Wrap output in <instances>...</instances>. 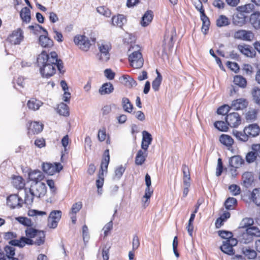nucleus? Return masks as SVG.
Returning a JSON list of instances; mask_svg holds the SVG:
<instances>
[{
	"mask_svg": "<svg viewBox=\"0 0 260 260\" xmlns=\"http://www.w3.org/2000/svg\"><path fill=\"white\" fill-rule=\"evenodd\" d=\"M37 63L43 77L48 78L52 76L56 72L55 66L60 73L64 72L63 62L58 58V55L55 51L48 54L45 51H43L37 57Z\"/></svg>",
	"mask_w": 260,
	"mask_h": 260,
	"instance_id": "1",
	"label": "nucleus"
},
{
	"mask_svg": "<svg viewBox=\"0 0 260 260\" xmlns=\"http://www.w3.org/2000/svg\"><path fill=\"white\" fill-rule=\"evenodd\" d=\"M260 133V127L256 123L251 124L245 126L243 131L233 130V134L239 141L246 142L249 137H255Z\"/></svg>",
	"mask_w": 260,
	"mask_h": 260,
	"instance_id": "2",
	"label": "nucleus"
},
{
	"mask_svg": "<svg viewBox=\"0 0 260 260\" xmlns=\"http://www.w3.org/2000/svg\"><path fill=\"white\" fill-rule=\"evenodd\" d=\"M128 60L131 66L135 69H140L144 64L142 55L140 51H134L130 54L128 56Z\"/></svg>",
	"mask_w": 260,
	"mask_h": 260,
	"instance_id": "3",
	"label": "nucleus"
},
{
	"mask_svg": "<svg viewBox=\"0 0 260 260\" xmlns=\"http://www.w3.org/2000/svg\"><path fill=\"white\" fill-rule=\"evenodd\" d=\"M46 190V184L41 182H33L29 188V191H31L34 195L37 198L43 197L45 194Z\"/></svg>",
	"mask_w": 260,
	"mask_h": 260,
	"instance_id": "4",
	"label": "nucleus"
},
{
	"mask_svg": "<svg viewBox=\"0 0 260 260\" xmlns=\"http://www.w3.org/2000/svg\"><path fill=\"white\" fill-rule=\"evenodd\" d=\"M176 36V29L174 27H171L166 29L164 39V45L168 46L169 49L174 45V38Z\"/></svg>",
	"mask_w": 260,
	"mask_h": 260,
	"instance_id": "5",
	"label": "nucleus"
},
{
	"mask_svg": "<svg viewBox=\"0 0 260 260\" xmlns=\"http://www.w3.org/2000/svg\"><path fill=\"white\" fill-rule=\"evenodd\" d=\"M15 248L11 246L7 245L4 247V251L0 249V260H19L15 257Z\"/></svg>",
	"mask_w": 260,
	"mask_h": 260,
	"instance_id": "6",
	"label": "nucleus"
},
{
	"mask_svg": "<svg viewBox=\"0 0 260 260\" xmlns=\"http://www.w3.org/2000/svg\"><path fill=\"white\" fill-rule=\"evenodd\" d=\"M225 121L232 127H238L241 122V118L237 112L230 113L226 116Z\"/></svg>",
	"mask_w": 260,
	"mask_h": 260,
	"instance_id": "7",
	"label": "nucleus"
},
{
	"mask_svg": "<svg viewBox=\"0 0 260 260\" xmlns=\"http://www.w3.org/2000/svg\"><path fill=\"white\" fill-rule=\"evenodd\" d=\"M75 43L79 46L81 49L87 51L90 48L91 44L88 38L83 35H78L74 38Z\"/></svg>",
	"mask_w": 260,
	"mask_h": 260,
	"instance_id": "8",
	"label": "nucleus"
},
{
	"mask_svg": "<svg viewBox=\"0 0 260 260\" xmlns=\"http://www.w3.org/2000/svg\"><path fill=\"white\" fill-rule=\"evenodd\" d=\"M23 39V31L20 28L14 30L7 38V41L11 44H19Z\"/></svg>",
	"mask_w": 260,
	"mask_h": 260,
	"instance_id": "9",
	"label": "nucleus"
},
{
	"mask_svg": "<svg viewBox=\"0 0 260 260\" xmlns=\"http://www.w3.org/2000/svg\"><path fill=\"white\" fill-rule=\"evenodd\" d=\"M100 53L98 54V56L100 60L103 61H107L110 56L109 51L111 49L109 44H101L99 47Z\"/></svg>",
	"mask_w": 260,
	"mask_h": 260,
	"instance_id": "10",
	"label": "nucleus"
},
{
	"mask_svg": "<svg viewBox=\"0 0 260 260\" xmlns=\"http://www.w3.org/2000/svg\"><path fill=\"white\" fill-rule=\"evenodd\" d=\"M44 35L39 37V44L43 48H51L54 43L53 40L48 37V32L46 29L43 30Z\"/></svg>",
	"mask_w": 260,
	"mask_h": 260,
	"instance_id": "11",
	"label": "nucleus"
},
{
	"mask_svg": "<svg viewBox=\"0 0 260 260\" xmlns=\"http://www.w3.org/2000/svg\"><path fill=\"white\" fill-rule=\"evenodd\" d=\"M22 203V199L16 194H11L7 199V205L12 209L21 207Z\"/></svg>",
	"mask_w": 260,
	"mask_h": 260,
	"instance_id": "12",
	"label": "nucleus"
},
{
	"mask_svg": "<svg viewBox=\"0 0 260 260\" xmlns=\"http://www.w3.org/2000/svg\"><path fill=\"white\" fill-rule=\"evenodd\" d=\"M249 20L248 17L241 12L237 11L233 16V23L234 25L242 26Z\"/></svg>",
	"mask_w": 260,
	"mask_h": 260,
	"instance_id": "13",
	"label": "nucleus"
},
{
	"mask_svg": "<svg viewBox=\"0 0 260 260\" xmlns=\"http://www.w3.org/2000/svg\"><path fill=\"white\" fill-rule=\"evenodd\" d=\"M110 161L109 150L106 149L103 156L102 162L100 166V171L99 177H101V175H104V172L107 171L108 167Z\"/></svg>",
	"mask_w": 260,
	"mask_h": 260,
	"instance_id": "14",
	"label": "nucleus"
},
{
	"mask_svg": "<svg viewBox=\"0 0 260 260\" xmlns=\"http://www.w3.org/2000/svg\"><path fill=\"white\" fill-rule=\"evenodd\" d=\"M253 37V34L251 31L243 29L239 30L234 34L235 38L244 41H251Z\"/></svg>",
	"mask_w": 260,
	"mask_h": 260,
	"instance_id": "15",
	"label": "nucleus"
},
{
	"mask_svg": "<svg viewBox=\"0 0 260 260\" xmlns=\"http://www.w3.org/2000/svg\"><path fill=\"white\" fill-rule=\"evenodd\" d=\"M152 141V137L151 135L147 131H144L142 132V140L141 143V148L145 151H147L149 145Z\"/></svg>",
	"mask_w": 260,
	"mask_h": 260,
	"instance_id": "16",
	"label": "nucleus"
},
{
	"mask_svg": "<svg viewBox=\"0 0 260 260\" xmlns=\"http://www.w3.org/2000/svg\"><path fill=\"white\" fill-rule=\"evenodd\" d=\"M248 102L247 100L245 99L241 98L234 100L230 107L234 110H240L246 108Z\"/></svg>",
	"mask_w": 260,
	"mask_h": 260,
	"instance_id": "17",
	"label": "nucleus"
},
{
	"mask_svg": "<svg viewBox=\"0 0 260 260\" xmlns=\"http://www.w3.org/2000/svg\"><path fill=\"white\" fill-rule=\"evenodd\" d=\"M28 134H37L42 131L43 125L38 122H31L27 127Z\"/></svg>",
	"mask_w": 260,
	"mask_h": 260,
	"instance_id": "18",
	"label": "nucleus"
},
{
	"mask_svg": "<svg viewBox=\"0 0 260 260\" xmlns=\"http://www.w3.org/2000/svg\"><path fill=\"white\" fill-rule=\"evenodd\" d=\"M244 162V159L239 155L233 156L229 159V165L234 168V172L236 171V169L239 168Z\"/></svg>",
	"mask_w": 260,
	"mask_h": 260,
	"instance_id": "19",
	"label": "nucleus"
},
{
	"mask_svg": "<svg viewBox=\"0 0 260 260\" xmlns=\"http://www.w3.org/2000/svg\"><path fill=\"white\" fill-rule=\"evenodd\" d=\"M125 17L122 14H118L113 16L111 19V24L115 26L122 28V26L126 22Z\"/></svg>",
	"mask_w": 260,
	"mask_h": 260,
	"instance_id": "20",
	"label": "nucleus"
},
{
	"mask_svg": "<svg viewBox=\"0 0 260 260\" xmlns=\"http://www.w3.org/2000/svg\"><path fill=\"white\" fill-rule=\"evenodd\" d=\"M249 21L254 28L260 29V12L256 11L251 14Z\"/></svg>",
	"mask_w": 260,
	"mask_h": 260,
	"instance_id": "21",
	"label": "nucleus"
},
{
	"mask_svg": "<svg viewBox=\"0 0 260 260\" xmlns=\"http://www.w3.org/2000/svg\"><path fill=\"white\" fill-rule=\"evenodd\" d=\"M243 185L246 188L249 187L254 181V177L252 173L246 172L242 175Z\"/></svg>",
	"mask_w": 260,
	"mask_h": 260,
	"instance_id": "22",
	"label": "nucleus"
},
{
	"mask_svg": "<svg viewBox=\"0 0 260 260\" xmlns=\"http://www.w3.org/2000/svg\"><path fill=\"white\" fill-rule=\"evenodd\" d=\"M237 48L241 53L248 57H252L255 54V51L249 45H238Z\"/></svg>",
	"mask_w": 260,
	"mask_h": 260,
	"instance_id": "23",
	"label": "nucleus"
},
{
	"mask_svg": "<svg viewBox=\"0 0 260 260\" xmlns=\"http://www.w3.org/2000/svg\"><path fill=\"white\" fill-rule=\"evenodd\" d=\"M114 86L110 82L104 83L99 88V92L101 95L109 94L114 91Z\"/></svg>",
	"mask_w": 260,
	"mask_h": 260,
	"instance_id": "24",
	"label": "nucleus"
},
{
	"mask_svg": "<svg viewBox=\"0 0 260 260\" xmlns=\"http://www.w3.org/2000/svg\"><path fill=\"white\" fill-rule=\"evenodd\" d=\"M147 156V154L146 151H145L142 149L139 150L136 156L135 161V164L138 166L142 165L145 161Z\"/></svg>",
	"mask_w": 260,
	"mask_h": 260,
	"instance_id": "25",
	"label": "nucleus"
},
{
	"mask_svg": "<svg viewBox=\"0 0 260 260\" xmlns=\"http://www.w3.org/2000/svg\"><path fill=\"white\" fill-rule=\"evenodd\" d=\"M153 17V13L151 10L147 11L142 17L141 24L143 27L148 26L152 21Z\"/></svg>",
	"mask_w": 260,
	"mask_h": 260,
	"instance_id": "26",
	"label": "nucleus"
},
{
	"mask_svg": "<svg viewBox=\"0 0 260 260\" xmlns=\"http://www.w3.org/2000/svg\"><path fill=\"white\" fill-rule=\"evenodd\" d=\"M29 179L33 181L34 182H40L42 180L44 176L43 173L39 170H34L28 174Z\"/></svg>",
	"mask_w": 260,
	"mask_h": 260,
	"instance_id": "27",
	"label": "nucleus"
},
{
	"mask_svg": "<svg viewBox=\"0 0 260 260\" xmlns=\"http://www.w3.org/2000/svg\"><path fill=\"white\" fill-rule=\"evenodd\" d=\"M20 16L23 22L29 23L31 20L30 10L26 7L23 8L20 12Z\"/></svg>",
	"mask_w": 260,
	"mask_h": 260,
	"instance_id": "28",
	"label": "nucleus"
},
{
	"mask_svg": "<svg viewBox=\"0 0 260 260\" xmlns=\"http://www.w3.org/2000/svg\"><path fill=\"white\" fill-rule=\"evenodd\" d=\"M120 80L125 86L128 87H135L137 85V82L128 75H123Z\"/></svg>",
	"mask_w": 260,
	"mask_h": 260,
	"instance_id": "29",
	"label": "nucleus"
},
{
	"mask_svg": "<svg viewBox=\"0 0 260 260\" xmlns=\"http://www.w3.org/2000/svg\"><path fill=\"white\" fill-rule=\"evenodd\" d=\"M239 240L241 243L247 244L251 242L253 240V238L248 232V230L246 229V231L239 236Z\"/></svg>",
	"mask_w": 260,
	"mask_h": 260,
	"instance_id": "30",
	"label": "nucleus"
},
{
	"mask_svg": "<svg viewBox=\"0 0 260 260\" xmlns=\"http://www.w3.org/2000/svg\"><path fill=\"white\" fill-rule=\"evenodd\" d=\"M250 200L257 206H260V188H254L250 193Z\"/></svg>",
	"mask_w": 260,
	"mask_h": 260,
	"instance_id": "31",
	"label": "nucleus"
},
{
	"mask_svg": "<svg viewBox=\"0 0 260 260\" xmlns=\"http://www.w3.org/2000/svg\"><path fill=\"white\" fill-rule=\"evenodd\" d=\"M201 19L202 21V31L204 35H206L210 25L209 19L206 14H203L201 15Z\"/></svg>",
	"mask_w": 260,
	"mask_h": 260,
	"instance_id": "32",
	"label": "nucleus"
},
{
	"mask_svg": "<svg viewBox=\"0 0 260 260\" xmlns=\"http://www.w3.org/2000/svg\"><path fill=\"white\" fill-rule=\"evenodd\" d=\"M42 104L43 103L41 101L34 98L29 100L27 103L28 108L34 111L38 110Z\"/></svg>",
	"mask_w": 260,
	"mask_h": 260,
	"instance_id": "33",
	"label": "nucleus"
},
{
	"mask_svg": "<svg viewBox=\"0 0 260 260\" xmlns=\"http://www.w3.org/2000/svg\"><path fill=\"white\" fill-rule=\"evenodd\" d=\"M254 9V6L253 4L251 3L239 6L236 8L237 11L241 12L245 15V14H249L252 12Z\"/></svg>",
	"mask_w": 260,
	"mask_h": 260,
	"instance_id": "34",
	"label": "nucleus"
},
{
	"mask_svg": "<svg viewBox=\"0 0 260 260\" xmlns=\"http://www.w3.org/2000/svg\"><path fill=\"white\" fill-rule=\"evenodd\" d=\"M156 73L157 74V77L152 83V88L155 91L159 90V86L162 80V76L157 70H156Z\"/></svg>",
	"mask_w": 260,
	"mask_h": 260,
	"instance_id": "35",
	"label": "nucleus"
},
{
	"mask_svg": "<svg viewBox=\"0 0 260 260\" xmlns=\"http://www.w3.org/2000/svg\"><path fill=\"white\" fill-rule=\"evenodd\" d=\"M219 141L224 145L230 147L234 143V140L232 138L227 135L222 134L219 137Z\"/></svg>",
	"mask_w": 260,
	"mask_h": 260,
	"instance_id": "36",
	"label": "nucleus"
},
{
	"mask_svg": "<svg viewBox=\"0 0 260 260\" xmlns=\"http://www.w3.org/2000/svg\"><path fill=\"white\" fill-rule=\"evenodd\" d=\"M234 82L236 85L241 88H245L247 85L246 79L241 75H236L234 77Z\"/></svg>",
	"mask_w": 260,
	"mask_h": 260,
	"instance_id": "37",
	"label": "nucleus"
},
{
	"mask_svg": "<svg viewBox=\"0 0 260 260\" xmlns=\"http://www.w3.org/2000/svg\"><path fill=\"white\" fill-rule=\"evenodd\" d=\"M242 251L244 255L248 259H253L256 257L257 254L255 251L250 247H243Z\"/></svg>",
	"mask_w": 260,
	"mask_h": 260,
	"instance_id": "38",
	"label": "nucleus"
},
{
	"mask_svg": "<svg viewBox=\"0 0 260 260\" xmlns=\"http://www.w3.org/2000/svg\"><path fill=\"white\" fill-rule=\"evenodd\" d=\"M257 110L255 109H250L245 115V119L247 121L252 122L256 120L257 116Z\"/></svg>",
	"mask_w": 260,
	"mask_h": 260,
	"instance_id": "39",
	"label": "nucleus"
},
{
	"mask_svg": "<svg viewBox=\"0 0 260 260\" xmlns=\"http://www.w3.org/2000/svg\"><path fill=\"white\" fill-rule=\"evenodd\" d=\"M122 106L124 111L131 113L133 109V105L127 98H123L122 99Z\"/></svg>",
	"mask_w": 260,
	"mask_h": 260,
	"instance_id": "40",
	"label": "nucleus"
},
{
	"mask_svg": "<svg viewBox=\"0 0 260 260\" xmlns=\"http://www.w3.org/2000/svg\"><path fill=\"white\" fill-rule=\"evenodd\" d=\"M220 248L222 252L229 255H233L234 253L233 248L226 240L223 241V244Z\"/></svg>",
	"mask_w": 260,
	"mask_h": 260,
	"instance_id": "41",
	"label": "nucleus"
},
{
	"mask_svg": "<svg viewBox=\"0 0 260 260\" xmlns=\"http://www.w3.org/2000/svg\"><path fill=\"white\" fill-rule=\"evenodd\" d=\"M57 113L64 116H68L69 115V107L67 104L61 103L57 107Z\"/></svg>",
	"mask_w": 260,
	"mask_h": 260,
	"instance_id": "42",
	"label": "nucleus"
},
{
	"mask_svg": "<svg viewBox=\"0 0 260 260\" xmlns=\"http://www.w3.org/2000/svg\"><path fill=\"white\" fill-rule=\"evenodd\" d=\"M25 195L24 202L25 204L31 205L33 203L34 198L36 197V196L34 195V193H32L31 191H29V188L28 190L26 188H25Z\"/></svg>",
	"mask_w": 260,
	"mask_h": 260,
	"instance_id": "43",
	"label": "nucleus"
},
{
	"mask_svg": "<svg viewBox=\"0 0 260 260\" xmlns=\"http://www.w3.org/2000/svg\"><path fill=\"white\" fill-rule=\"evenodd\" d=\"M230 24L229 19L224 15H220L216 20V25L218 27L228 26Z\"/></svg>",
	"mask_w": 260,
	"mask_h": 260,
	"instance_id": "44",
	"label": "nucleus"
},
{
	"mask_svg": "<svg viewBox=\"0 0 260 260\" xmlns=\"http://www.w3.org/2000/svg\"><path fill=\"white\" fill-rule=\"evenodd\" d=\"M254 223V221L252 218H245L242 219L240 223V228L246 229L249 227H251Z\"/></svg>",
	"mask_w": 260,
	"mask_h": 260,
	"instance_id": "45",
	"label": "nucleus"
},
{
	"mask_svg": "<svg viewBox=\"0 0 260 260\" xmlns=\"http://www.w3.org/2000/svg\"><path fill=\"white\" fill-rule=\"evenodd\" d=\"M15 219L20 223L27 226V228L29 226H32L34 224V223L32 222L31 219L25 217L19 216L15 217Z\"/></svg>",
	"mask_w": 260,
	"mask_h": 260,
	"instance_id": "46",
	"label": "nucleus"
},
{
	"mask_svg": "<svg viewBox=\"0 0 260 260\" xmlns=\"http://www.w3.org/2000/svg\"><path fill=\"white\" fill-rule=\"evenodd\" d=\"M43 171L49 175H53L54 174L55 169H54L53 165L50 163H43L42 164Z\"/></svg>",
	"mask_w": 260,
	"mask_h": 260,
	"instance_id": "47",
	"label": "nucleus"
},
{
	"mask_svg": "<svg viewBox=\"0 0 260 260\" xmlns=\"http://www.w3.org/2000/svg\"><path fill=\"white\" fill-rule=\"evenodd\" d=\"M37 237L36 241H34V244L40 246L43 244L45 242V234L44 231H39L36 236Z\"/></svg>",
	"mask_w": 260,
	"mask_h": 260,
	"instance_id": "48",
	"label": "nucleus"
},
{
	"mask_svg": "<svg viewBox=\"0 0 260 260\" xmlns=\"http://www.w3.org/2000/svg\"><path fill=\"white\" fill-rule=\"evenodd\" d=\"M214 126L219 131L221 132H226L229 129V125H228L226 122L223 121H217L214 124Z\"/></svg>",
	"mask_w": 260,
	"mask_h": 260,
	"instance_id": "49",
	"label": "nucleus"
},
{
	"mask_svg": "<svg viewBox=\"0 0 260 260\" xmlns=\"http://www.w3.org/2000/svg\"><path fill=\"white\" fill-rule=\"evenodd\" d=\"M258 157L257 156L255 152L252 150L248 152L245 156V159L247 163L251 164L257 160Z\"/></svg>",
	"mask_w": 260,
	"mask_h": 260,
	"instance_id": "50",
	"label": "nucleus"
},
{
	"mask_svg": "<svg viewBox=\"0 0 260 260\" xmlns=\"http://www.w3.org/2000/svg\"><path fill=\"white\" fill-rule=\"evenodd\" d=\"M39 231V230L34 229L32 226H29L25 230V233L26 237L32 239L36 237Z\"/></svg>",
	"mask_w": 260,
	"mask_h": 260,
	"instance_id": "51",
	"label": "nucleus"
},
{
	"mask_svg": "<svg viewBox=\"0 0 260 260\" xmlns=\"http://www.w3.org/2000/svg\"><path fill=\"white\" fill-rule=\"evenodd\" d=\"M237 200L233 197L228 198L224 202V206L228 210L233 209L234 205L237 204Z\"/></svg>",
	"mask_w": 260,
	"mask_h": 260,
	"instance_id": "52",
	"label": "nucleus"
},
{
	"mask_svg": "<svg viewBox=\"0 0 260 260\" xmlns=\"http://www.w3.org/2000/svg\"><path fill=\"white\" fill-rule=\"evenodd\" d=\"M62 212L60 210H53L49 214L48 217L51 220L59 222L61 217Z\"/></svg>",
	"mask_w": 260,
	"mask_h": 260,
	"instance_id": "53",
	"label": "nucleus"
},
{
	"mask_svg": "<svg viewBox=\"0 0 260 260\" xmlns=\"http://www.w3.org/2000/svg\"><path fill=\"white\" fill-rule=\"evenodd\" d=\"M117 212V209H115L114 210V214L112 216V219L104 226L103 230L104 231L105 236H107L108 232L112 230L113 228V220L114 219V216Z\"/></svg>",
	"mask_w": 260,
	"mask_h": 260,
	"instance_id": "54",
	"label": "nucleus"
},
{
	"mask_svg": "<svg viewBox=\"0 0 260 260\" xmlns=\"http://www.w3.org/2000/svg\"><path fill=\"white\" fill-rule=\"evenodd\" d=\"M96 11L99 14L106 17H110L111 15V11L108 8L104 6L98 7Z\"/></svg>",
	"mask_w": 260,
	"mask_h": 260,
	"instance_id": "55",
	"label": "nucleus"
},
{
	"mask_svg": "<svg viewBox=\"0 0 260 260\" xmlns=\"http://www.w3.org/2000/svg\"><path fill=\"white\" fill-rule=\"evenodd\" d=\"M13 183L15 187L18 189H22L24 186L23 179L21 177L18 176L13 179Z\"/></svg>",
	"mask_w": 260,
	"mask_h": 260,
	"instance_id": "56",
	"label": "nucleus"
},
{
	"mask_svg": "<svg viewBox=\"0 0 260 260\" xmlns=\"http://www.w3.org/2000/svg\"><path fill=\"white\" fill-rule=\"evenodd\" d=\"M20 244H21V248L24 247L26 245H32L34 244V241L30 238L27 237L22 236L20 238Z\"/></svg>",
	"mask_w": 260,
	"mask_h": 260,
	"instance_id": "57",
	"label": "nucleus"
},
{
	"mask_svg": "<svg viewBox=\"0 0 260 260\" xmlns=\"http://www.w3.org/2000/svg\"><path fill=\"white\" fill-rule=\"evenodd\" d=\"M230 109L231 108L228 105H223L218 108L217 113L219 115H227Z\"/></svg>",
	"mask_w": 260,
	"mask_h": 260,
	"instance_id": "58",
	"label": "nucleus"
},
{
	"mask_svg": "<svg viewBox=\"0 0 260 260\" xmlns=\"http://www.w3.org/2000/svg\"><path fill=\"white\" fill-rule=\"evenodd\" d=\"M252 94L255 103L260 106V89L258 88L253 89Z\"/></svg>",
	"mask_w": 260,
	"mask_h": 260,
	"instance_id": "59",
	"label": "nucleus"
},
{
	"mask_svg": "<svg viewBox=\"0 0 260 260\" xmlns=\"http://www.w3.org/2000/svg\"><path fill=\"white\" fill-rule=\"evenodd\" d=\"M250 234H251L252 236L254 238V237H260V230L256 226H252L247 229Z\"/></svg>",
	"mask_w": 260,
	"mask_h": 260,
	"instance_id": "60",
	"label": "nucleus"
},
{
	"mask_svg": "<svg viewBox=\"0 0 260 260\" xmlns=\"http://www.w3.org/2000/svg\"><path fill=\"white\" fill-rule=\"evenodd\" d=\"M218 234L221 238L224 239L226 240L233 236L232 232L225 230L219 231H218Z\"/></svg>",
	"mask_w": 260,
	"mask_h": 260,
	"instance_id": "61",
	"label": "nucleus"
},
{
	"mask_svg": "<svg viewBox=\"0 0 260 260\" xmlns=\"http://www.w3.org/2000/svg\"><path fill=\"white\" fill-rule=\"evenodd\" d=\"M28 28L33 31V32L35 35H37L38 32H40L41 30L43 31V30L46 29L41 25L37 23L34 25H29Z\"/></svg>",
	"mask_w": 260,
	"mask_h": 260,
	"instance_id": "62",
	"label": "nucleus"
},
{
	"mask_svg": "<svg viewBox=\"0 0 260 260\" xmlns=\"http://www.w3.org/2000/svg\"><path fill=\"white\" fill-rule=\"evenodd\" d=\"M82 207V204L81 202H78L74 204L71 208V212L70 214L72 215L76 214L80 210Z\"/></svg>",
	"mask_w": 260,
	"mask_h": 260,
	"instance_id": "63",
	"label": "nucleus"
},
{
	"mask_svg": "<svg viewBox=\"0 0 260 260\" xmlns=\"http://www.w3.org/2000/svg\"><path fill=\"white\" fill-rule=\"evenodd\" d=\"M125 167H123L122 165L116 168L115 170V177L119 179L122 176L123 174L125 172Z\"/></svg>",
	"mask_w": 260,
	"mask_h": 260,
	"instance_id": "64",
	"label": "nucleus"
}]
</instances>
